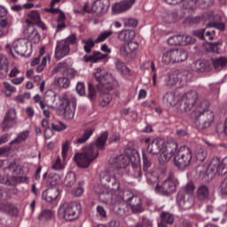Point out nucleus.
<instances>
[{"label":"nucleus","instance_id":"nucleus-1","mask_svg":"<svg viewBox=\"0 0 227 227\" xmlns=\"http://www.w3.org/2000/svg\"><path fill=\"white\" fill-rule=\"evenodd\" d=\"M113 180L112 187L109 188L106 193H103L104 196H106V201H112V203L117 204L119 203V205L129 203L132 212H143L141 198L134 196V194L129 190H120V183L116 180V176L113 177Z\"/></svg>","mask_w":227,"mask_h":227},{"label":"nucleus","instance_id":"nucleus-2","mask_svg":"<svg viewBox=\"0 0 227 227\" xmlns=\"http://www.w3.org/2000/svg\"><path fill=\"white\" fill-rule=\"evenodd\" d=\"M147 146L148 153H153V155H159V162L160 166H166L168 162L171 160V157L176 153L178 150V144L176 142H168L164 138H156L151 140V138H146L145 140Z\"/></svg>","mask_w":227,"mask_h":227},{"label":"nucleus","instance_id":"nucleus-3","mask_svg":"<svg viewBox=\"0 0 227 227\" xmlns=\"http://www.w3.org/2000/svg\"><path fill=\"white\" fill-rule=\"evenodd\" d=\"M107 136V132H103L96 140L95 145H87L83 153H78L74 156V160L76 162L78 168H90V164L100 155L98 150H104V148H106Z\"/></svg>","mask_w":227,"mask_h":227},{"label":"nucleus","instance_id":"nucleus-4","mask_svg":"<svg viewBox=\"0 0 227 227\" xmlns=\"http://www.w3.org/2000/svg\"><path fill=\"white\" fill-rule=\"evenodd\" d=\"M194 183L189 182L184 187L181 188L176 196V202L183 210H189L194 205Z\"/></svg>","mask_w":227,"mask_h":227},{"label":"nucleus","instance_id":"nucleus-5","mask_svg":"<svg viewBox=\"0 0 227 227\" xmlns=\"http://www.w3.org/2000/svg\"><path fill=\"white\" fill-rule=\"evenodd\" d=\"M59 105H57L56 107L62 109L65 120H74L77 107L75 98L69 93L64 92L59 96Z\"/></svg>","mask_w":227,"mask_h":227},{"label":"nucleus","instance_id":"nucleus-6","mask_svg":"<svg viewBox=\"0 0 227 227\" xmlns=\"http://www.w3.org/2000/svg\"><path fill=\"white\" fill-rule=\"evenodd\" d=\"M197 171H199L200 175H207L209 178H214V175H226L227 157H225L221 163H210L208 166H199Z\"/></svg>","mask_w":227,"mask_h":227},{"label":"nucleus","instance_id":"nucleus-7","mask_svg":"<svg viewBox=\"0 0 227 227\" xmlns=\"http://www.w3.org/2000/svg\"><path fill=\"white\" fill-rule=\"evenodd\" d=\"M188 53L184 49L169 50L163 53L161 61L165 65H175V63H182L188 58Z\"/></svg>","mask_w":227,"mask_h":227},{"label":"nucleus","instance_id":"nucleus-8","mask_svg":"<svg viewBox=\"0 0 227 227\" xmlns=\"http://www.w3.org/2000/svg\"><path fill=\"white\" fill-rule=\"evenodd\" d=\"M59 214L66 221H75L81 214V204L75 202L64 203L59 207Z\"/></svg>","mask_w":227,"mask_h":227},{"label":"nucleus","instance_id":"nucleus-9","mask_svg":"<svg viewBox=\"0 0 227 227\" xmlns=\"http://www.w3.org/2000/svg\"><path fill=\"white\" fill-rule=\"evenodd\" d=\"M191 160H192V150L184 145L178 150L174 164L176 168L184 171L188 166H191Z\"/></svg>","mask_w":227,"mask_h":227},{"label":"nucleus","instance_id":"nucleus-10","mask_svg":"<svg viewBox=\"0 0 227 227\" xmlns=\"http://www.w3.org/2000/svg\"><path fill=\"white\" fill-rule=\"evenodd\" d=\"M93 75L96 81L100 82L103 85V89L107 90V91L111 90L117 84L116 79L114 78L113 74L105 71L104 67L96 68Z\"/></svg>","mask_w":227,"mask_h":227},{"label":"nucleus","instance_id":"nucleus-11","mask_svg":"<svg viewBox=\"0 0 227 227\" xmlns=\"http://www.w3.org/2000/svg\"><path fill=\"white\" fill-rule=\"evenodd\" d=\"M208 106H210L208 101H202L196 106L192 113L194 118H200V116L205 114L206 120L204 121V125L206 128L210 127L214 123L215 118L214 112L208 110Z\"/></svg>","mask_w":227,"mask_h":227},{"label":"nucleus","instance_id":"nucleus-12","mask_svg":"<svg viewBox=\"0 0 227 227\" xmlns=\"http://www.w3.org/2000/svg\"><path fill=\"white\" fill-rule=\"evenodd\" d=\"M176 185H178V179L169 176L163 181L162 184H156L154 192L156 194H161V196H169V194L176 192Z\"/></svg>","mask_w":227,"mask_h":227},{"label":"nucleus","instance_id":"nucleus-13","mask_svg":"<svg viewBox=\"0 0 227 227\" xmlns=\"http://www.w3.org/2000/svg\"><path fill=\"white\" fill-rule=\"evenodd\" d=\"M13 49L18 56H26V52L29 51V41L26 38H20L15 40L12 44L7 43L5 50L9 51L11 56H13Z\"/></svg>","mask_w":227,"mask_h":227},{"label":"nucleus","instance_id":"nucleus-14","mask_svg":"<svg viewBox=\"0 0 227 227\" xmlns=\"http://www.w3.org/2000/svg\"><path fill=\"white\" fill-rule=\"evenodd\" d=\"M109 6H111L109 0H96L92 4L91 9L85 4L84 12H87V13H96V15L101 16L109 10Z\"/></svg>","mask_w":227,"mask_h":227},{"label":"nucleus","instance_id":"nucleus-15","mask_svg":"<svg viewBox=\"0 0 227 227\" xmlns=\"http://www.w3.org/2000/svg\"><path fill=\"white\" fill-rule=\"evenodd\" d=\"M209 22L207 24V27H215L218 31H224L226 29V25L224 22L221 21V15L215 12H209L206 14Z\"/></svg>","mask_w":227,"mask_h":227},{"label":"nucleus","instance_id":"nucleus-16","mask_svg":"<svg viewBox=\"0 0 227 227\" xmlns=\"http://www.w3.org/2000/svg\"><path fill=\"white\" fill-rule=\"evenodd\" d=\"M17 125V112L15 109L11 108L6 113L4 121L2 123V130L6 132L10 129H13Z\"/></svg>","mask_w":227,"mask_h":227},{"label":"nucleus","instance_id":"nucleus-17","mask_svg":"<svg viewBox=\"0 0 227 227\" xmlns=\"http://www.w3.org/2000/svg\"><path fill=\"white\" fill-rule=\"evenodd\" d=\"M196 100H198V92L196 91H189L183 95L182 102L184 103V109L185 113H189V111L194 107Z\"/></svg>","mask_w":227,"mask_h":227},{"label":"nucleus","instance_id":"nucleus-18","mask_svg":"<svg viewBox=\"0 0 227 227\" xmlns=\"http://www.w3.org/2000/svg\"><path fill=\"white\" fill-rule=\"evenodd\" d=\"M70 54V47L66 41H58L55 47V59L59 61Z\"/></svg>","mask_w":227,"mask_h":227},{"label":"nucleus","instance_id":"nucleus-19","mask_svg":"<svg viewBox=\"0 0 227 227\" xmlns=\"http://www.w3.org/2000/svg\"><path fill=\"white\" fill-rule=\"evenodd\" d=\"M27 24H33L41 27V29H46L45 24L42 21L40 12L38 11H31L27 14V19L26 20Z\"/></svg>","mask_w":227,"mask_h":227},{"label":"nucleus","instance_id":"nucleus-20","mask_svg":"<svg viewBox=\"0 0 227 227\" xmlns=\"http://www.w3.org/2000/svg\"><path fill=\"white\" fill-rule=\"evenodd\" d=\"M42 198L43 200H44V201H47L48 203L58 201L59 198V189L56 186L49 188L43 192Z\"/></svg>","mask_w":227,"mask_h":227},{"label":"nucleus","instance_id":"nucleus-21","mask_svg":"<svg viewBox=\"0 0 227 227\" xmlns=\"http://www.w3.org/2000/svg\"><path fill=\"white\" fill-rule=\"evenodd\" d=\"M168 4H179L183 10H194L196 0H166Z\"/></svg>","mask_w":227,"mask_h":227},{"label":"nucleus","instance_id":"nucleus-22","mask_svg":"<svg viewBox=\"0 0 227 227\" xmlns=\"http://www.w3.org/2000/svg\"><path fill=\"white\" fill-rule=\"evenodd\" d=\"M117 38L121 42H132L136 38V31L132 29H123L117 32Z\"/></svg>","mask_w":227,"mask_h":227},{"label":"nucleus","instance_id":"nucleus-23","mask_svg":"<svg viewBox=\"0 0 227 227\" xmlns=\"http://www.w3.org/2000/svg\"><path fill=\"white\" fill-rule=\"evenodd\" d=\"M110 164H117L119 168H127L130 163V158L127 154H121L117 158H111L109 160Z\"/></svg>","mask_w":227,"mask_h":227},{"label":"nucleus","instance_id":"nucleus-24","mask_svg":"<svg viewBox=\"0 0 227 227\" xmlns=\"http://www.w3.org/2000/svg\"><path fill=\"white\" fill-rule=\"evenodd\" d=\"M44 105L48 109H56L54 103L56 102V92L53 90H47L43 96Z\"/></svg>","mask_w":227,"mask_h":227},{"label":"nucleus","instance_id":"nucleus-25","mask_svg":"<svg viewBox=\"0 0 227 227\" xmlns=\"http://www.w3.org/2000/svg\"><path fill=\"white\" fill-rule=\"evenodd\" d=\"M114 65L117 72L121 74V75H123V77H130V75H132V74H130V69H129L121 60L116 59L114 60Z\"/></svg>","mask_w":227,"mask_h":227},{"label":"nucleus","instance_id":"nucleus-26","mask_svg":"<svg viewBox=\"0 0 227 227\" xmlns=\"http://www.w3.org/2000/svg\"><path fill=\"white\" fill-rule=\"evenodd\" d=\"M93 132H95V129L93 128H89L85 129L82 136L78 139L74 141V145H75L76 146H81V145H84V143H86V141H88V139H90L91 136H93Z\"/></svg>","mask_w":227,"mask_h":227},{"label":"nucleus","instance_id":"nucleus-27","mask_svg":"<svg viewBox=\"0 0 227 227\" xmlns=\"http://www.w3.org/2000/svg\"><path fill=\"white\" fill-rule=\"evenodd\" d=\"M6 77H8V59L0 54V79H6Z\"/></svg>","mask_w":227,"mask_h":227},{"label":"nucleus","instance_id":"nucleus-28","mask_svg":"<svg viewBox=\"0 0 227 227\" xmlns=\"http://www.w3.org/2000/svg\"><path fill=\"white\" fill-rule=\"evenodd\" d=\"M160 223H158V227H168V224H173L175 216L168 212H162L160 214Z\"/></svg>","mask_w":227,"mask_h":227},{"label":"nucleus","instance_id":"nucleus-29","mask_svg":"<svg viewBox=\"0 0 227 227\" xmlns=\"http://www.w3.org/2000/svg\"><path fill=\"white\" fill-rule=\"evenodd\" d=\"M193 155L196 157L197 160H200V162L205 161V159H207V155H208V153L207 152V149L201 145L197 146L193 151Z\"/></svg>","mask_w":227,"mask_h":227},{"label":"nucleus","instance_id":"nucleus-30","mask_svg":"<svg viewBox=\"0 0 227 227\" xmlns=\"http://www.w3.org/2000/svg\"><path fill=\"white\" fill-rule=\"evenodd\" d=\"M178 100H180V98L172 92H168L163 97V102L167 104V106H176Z\"/></svg>","mask_w":227,"mask_h":227},{"label":"nucleus","instance_id":"nucleus-31","mask_svg":"<svg viewBox=\"0 0 227 227\" xmlns=\"http://www.w3.org/2000/svg\"><path fill=\"white\" fill-rule=\"evenodd\" d=\"M75 182H77V179L75 178V173L68 172L66 175L64 185L67 187V189H71V187H74V185H75Z\"/></svg>","mask_w":227,"mask_h":227},{"label":"nucleus","instance_id":"nucleus-32","mask_svg":"<svg viewBox=\"0 0 227 227\" xmlns=\"http://www.w3.org/2000/svg\"><path fill=\"white\" fill-rule=\"evenodd\" d=\"M215 70H223L227 65V58L220 57L212 61Z\"/></svg>","mask_w":227,"mask_h":227},{"label":"nucleus","instance_id":"nucleus-33","mask_svg":"<svg viewBox=\"0 0 227 227\" xmlns=\"http://www.w3.org/2000/svg\"><path fill=\"white\" fill-rule=\"evenodd\" d=\"M54 217V212L51 209L43 210L38 216L39 221L41 223H46V221H51Z\"/></svg>","mask_w":227,"mask_h":227},{"label":"nucleus","instance_id":"nucleus-34","mask_svg":"<svg viewBox=\"0 0 227 227\" xmlns=\"http://www.w3.org/2000/svg\"><path fill=\"white\" fill-rule=\"evenodd\" d=\"M2 92L5 95V97H12V93H17V88L12 85L8 82H3Z\"/></svg>","mask_w":227,"mask_h":227},{"label":"nucleus","instance_id":"nucleus-35","mask_svg":"<svg viewBox=\"0 0 227 227\" xmlns=\"http://www.w3.org/2000/svg\"><path fill=\"white\" fill-rule=\"evenodd\" d=\"M54 84L58 85L59 88L67 90L70 87V79L67 77H59L55 79Z\"/></svg>","mask_w":227,"mask_h":227},{"label":"nucleus","instance_id":"nucleus-36","mask_svg":"<svg viewBox=\"0 0 227 227\" xmlns=\"http://www.w3.org/2000/svg\"><path fill=\"white\" fill-rule=\"evenodd\" d=\"M61 178L63 176L59 174L51 173L48 177V182L52 185V187H56L59 184H61Z\"/></svg>","mask_w":227,"mask_h":227},{"label":"nucleus","instance_id":"nucleus-37","mask_svg":"<svg viewBox=\"0 0 227 227\" xmlns=\"http://www.w3.org/2000/svg\"><path fill=\"white\" fill-rule=\"evenodd\" d=\"M208 194H209V191L206 185H202L199 187L198 193H197L198 200H200V201H203V200H207Z\"/></svg>","mask_w":227,"mask_h":227},{"label":"nucleus","instance_id":"nucleus-38","mask_svg":"<svg viewBox=\"0 0 227 227\" xmlns=\"http://www.w3.org/2000/svg\"><path fill=\"white\" fill-rule=\"evenodd\" d=\"M28 38L31 42H34V43H38L40 42V34H38V30L30 27L28 28Z\"/></svg>","mask_w":227,"mask_h":227},{"label":"nucleus","instance_id":"nucleus-39","mask_svg":"<svg viewBox=\"0 0 227 227\" xmlns=\"http://www.w3.org/2000/svg\"><path fill=\"white\" fill-rule=\"evenodd\" d=\"M27 137H29V131H22L14 140L11 141L10 145H20V143L26 141Z\"/></svg>","mask_w":227,"mask_h":227},{"label":"nucleus","instance_id":"nucleus-40","mask_svg":"<svg viewBox=\"0 0 227 227\" xmlns=\"http://www.w3.org/2000/svg\"><path fill=\"white\" fill-rule=\"evenodd\" d=\"M165 81L168 86H175L178 82V74L175 72L169 73Z\"/></svg>","mask_w":227,"mask_h":227},{"label":"nucleus","instance_id":"nucleus-41","mask_svg":"<svg viewBox=\"0 0 227 227\" xmlns=\"http://www.w3.org/2000/svg\"><path fill=\"white\" fill-rule=\"evenodd\" d=\"M191 68L193 72H205V62L203 60H197L192 64Z\"/></svg>","mask_w":227,"mask_h":227},{"label":"nucleus","instance_id":"nucleus-42","mask_svg":"<svg viewBox=\"0 0 227 227\" xmlns=\"http://www.w3.org/2000/svg\"><path fill=\"white\" fill-rule=\"evenodd\" d=\"M113 35V30H106L102 32L96 39V43H102L106 42L109 36Z\"/></svg>","mask_w":227,"mask_h":227},{"label":"nucleus","instance_id":"nucleus-43","mask_svg":"<svg viewBox=\"0 0 227 227\" xmlns=\"http://www.w3.org/2000/svg\"><path fill=\"white\" fill-rule=\"evenodd\" d=\"M124 27H137V20L134 18H122Z\"/></svg>","mask_w":227,"mask_h":227},{"label":"nucleus","instance_id":"nucleus-44","mask_svg":"<svg viewBox=\"0 0 227 227\" xmlns=\"http://www.w3.org/2000/svg\"><path fill=\"white\" fill-rule=\"evenodd\" d=\"M60 2L61 0H51V8H45L43 9V12H47V13H51L52 15L58 14V12H59V9H55L54 6H56V4H58Z\"/></svg>","mask_w":227,"mask_h":227},{"label":"nucleus","instance_id":"nucleus-45","mask_svg":"<svg viewBox=\"0 0 227 227\" xmlns=\"http://www.w3.org/2000/svg\"><path fill=\"white\" fill-rule=\"evenodd\" d=\"M48 61H51V57L49 55L44 56L42 59L41 64L36 67L37 74H42V71L45 70V67H47Z\"/></svg>","mask_w":227,"mask_h":227},{"label":"nucleus","instance_id":"nucleus-46","mask_svg":"<svg viewBox=\"0 0 227 227\" xmlns=\"http://www.w3.org/2000/svg\"><path fill=\"white\" fill-rule=\"evenodd\" d=\"M168 45H182V35H173L168 40Z\"/></svg>","mask_w":227,"mask_h":227},{"label":"nucleus","instance_id":"nucleus-47","mask_svg":"<svg viewBox=\"0 0 227 227\" xmlns=\"http://www.w3.org/2000/svg\"><path fill=\"white\" fill-rule=\"evenodd\" d=\"M125 12L123 11V7L121 5V3H116L112 6V13L113 15H120V13Z\"/></svg>","mask_w":227,"mask_h":227},{"label":"nucleus","instance_id":"nucleus-48","mask_svg":"<svg viewBox=\"0 0 227 227\" xmlns=\"http://www.w3.org/2000/svg\"><path fill=\"white\" fill-rule=\"evenodd\" d=\"M67 125L62 121H59L57 123L51 124V130H55L56 132H61V130H66Z\"/></svg>","mask_w":227,"mask_h":227},{"label":"nucleus","instance_id":"nucleus-49","mask_svg":"<svg viewBox=\"0 0 227 227\" xmlns=\"http://www.w3.org/2000/svg\"><path fill=\"white\" fill-rule=\"evenodd\" d=\"M112 100L113 97H111V94L105 93L102 96L100 106H102V107H106V106H109V104H111Z\"/></svg>","mask_w":227,"mask_h":227},{"label":"nucleus","instance_id":"nucleus-50","mask_svg":"<svg viewBox=\"0 0 227 227\" xmlns=\"http://www.w3.org/2000/svg\"><path fill=\"white\" fill-rule=\"evenodd\" d=\"M191 43H196V38L191 35H182L181 45H191Z\"/></svg>","mask_w":227,"mask_h":227},{"label":"nucleus","instance_id":"nucleus-51","mask_svg":"<svg viewBox=\"0 0 227 227\" xmlns=\"http://www.w3.org/2000/svg\"><path fill=\"white\" fill-rule=\"evenodd\" d=\"M72 145V142L67 140L62 145V158H63L64 160H66V159L68 155V150H70V145Z\"/></svg>","mask_w":227,"mask_h":227},{"label":"nucleus","instance_id":"nucleus-52","mask_svg":"<svg viewBox=\"0 0 227 227\" xmlns=\"http://www.w3.org/2000/svg\"><path fill=\"white\" fill-rule=\"evenodd\" d=\"M136 3V0H124L121 2V5L122 6L123 12H127V10H130L132 8V4Z\"/></svg>","mask_w":227,"mask_h":227},{"label":"nucleus","instance_id":"nucleus-53","mask_svg":"<svg viewBox=\"0 0 227 227\" xmlns=\"http://www.w3.org/2000/svg\"><path fill=\"white\" fill-rule=\"evenodd\" d=\"M92 54L94 56V61H96V63H98V61H100V59H106V58H107V56H109V54H107V53L104 54L100 51H93Z\"/></svg>","mask_w":227,"mask_h":227},{"label":"nucleus","instance_id":"nucleus-54","mask_svg":"<svg viewBox=\"0 0 227 227\" xmlns=\"http://www.w3.org/2000/svg\"><path fill=\"white\" fill-rule=\"evenodd\" d=\"M76 92L80 97H84L86 95V87L83 82H78L76 85Z\"/></svg>","mask_w":227,"mask_h":227},{"label":"nucleus","instance_id":"nucleus-55","mask_svg":"<svg viewBox=\"0 0 227 227\" xmlns=\"http://www.w3.org/2000/svg\"><path fill=\"white\" fill-rule=\"evenodd\" d=\"M61 41L66 42V45H68L70 47V45H74V43H77V37L75 36V35L73 34L67 38Z\"/></svg>","mask_w":227,"mask_h":227},{"label":"nucleus","instance_id":"nucleus-56","mask_svg":"<svg viewBox=\"0 0 227 227\" xmlns=\"http://www.w3.org/2000/svg\"><path fill=\"white\" fill-rule=\"evenodd\" d=\"M51 168L55 171H61V169H65V165L61 163V159L58 158L55 163L52 164Z\"/></svg>","mask_w":227,"mask_h":227},{"label":"nucleus","instance_id":"nucleus-57","mask_svg":"<svg viewBox=\"0 0 227 227\" xmlns=\"http://www.w3.org/2000/svg\"><path fill=\"white\" fill-rule=\"evenodd\" d=\"M68 69V64H67V62L62 61L59 62L57 67H56V72H67V70Z\"/></svg>","mask_w":227,"mask_h":227},{"label":"nucleus","instance_id":"nucleus-58","mask_svg":"<svg viewBox=\"0 0 227 227\" xmlns=\"http://www.w3.org/2000/svg\"><path fill=\"white\" fill-rule=\"evenodd\" d=\"M120 53L121 54V56H124L125 58H127V56H130V54H132L128 44H123L121 47Z\"/></svg>","mask_w":227,"mask_h":227},{"label":"nucleus","instance_id":"nucleus-59","mask_svg":"<svg viewBox=\"0 0 227 227\" xmlns=\"http://www.w3.org/2000/svg\"><path fill=\"white\" fill-rule=\"evenodd\" d=\"M205 28H201L200 30H196L193 32L194 36L200 38V40H205Z\"/></svg>","mask_w":227,"mask_h":227},{"label":"nucleus","instance_id":"nucleus-60","mask_svg":"<svg viewBox=\"0 0 227 227\" xmlns=\"http://www.w3.org/2000/svg\"><path fill=\"white\" fill-rule=\"evenodd\" d=\"M10 26H12V21L8 19L0 20V27H2V29L10 27Z\"/></svg>","mask_w":227,"mask_h":227},{"label":"nucleus","instance_id":"nucleus-61","mask_svg":"<svg viewBox=\"0 0 227 227\" xmlns=\"http://www.w3.org/2000/svg\"><path fill=\"white\" fill-rule=\"evenodd\" d=\"M72 194L76 197L82 196V194H84V189L82 186H79L78 188H74L72 191Z\"/></svg>","mask_w":227,"mask_h":227},{"label":"nucleus","instance_id":"nucleus-62","mask_svg":"<svg viewBox=\"0 0 227 227\" xmlns=\"http://www.w3.org/2000/svg\"><path fill=\"white\" fill-rule=\"evenodd\" d=\"M34 102L35 104H39L40 108L43 109V106H45V103L43 102V100H42V97H40V95L36 94L35 96H34Z\"/></svg>","mask_w":227,"mask_h":227},{"label":"nucleus","instance_id":"nucleus-63","mask_svg":"<svg viewBox=\"0 0 227 227\" xmlns=\"http://www.w3.org/2000/svg\"><path fill=\"white\" fill-rule=\"evenodd\" d=\"M127 45L131 53L139 49V43H137V42H129Z\"/></svg>","mask_w":227,"mask_h":227},{"label":"nucleus","instance_id":"nucleus-64","mask_svg":"<svg viewBox=\"0 0 227 227\" xmlns=\"http://www.w3.org/2000/svg\"><path fill=\"white\" fill-rule=\"evenodd\" d=\"M220 192L222 194H227V177L222 182L220 185Z\"/></svg>","mask_w":227,"mask_h":227}]
</instances>
